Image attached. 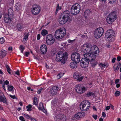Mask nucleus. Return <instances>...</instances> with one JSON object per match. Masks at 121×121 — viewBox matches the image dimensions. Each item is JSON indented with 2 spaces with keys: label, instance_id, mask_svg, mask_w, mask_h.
I'll return each instance as SVG.
<instances>
[{
  "label": "nucleus",
  "instance_id": "1",
  "mask_svg": "<svg viewBox=\"0 0 121 121\" xmlns=\"http://www.w3.org/2000/svg\"><path fill=\"white\" fill-rule=\"evenodd\" d=\"M81 51L87 54L94 59L98 56L99 53V49L96 45L92 46L86 43L81 46Z\"/></svg>",
  "mask_w": 121,
  "mask_h": 121
},
{
  "label": "nucleus",
  "instance_id": "2",
  "mask_svg": "<svg viewBox=\"0 0 121 121\" xmlns=\"http://www.w3.org/2000/svg\"><path fill=\"white\" fill-rule=\"evenodd\" d=\"M67 53H64L62 51H59L56 54V60L57 62L61 61V63L64 64L67 59Z\"/></svg>",
  "mask_w": 121,
  "mask_h": 121
},
{
  "label": "nucleus",
  "instance_id": "3",
  "mask_svg": "<svg viewBox=\"0 0 121 121\" xmlns=\"http://www.w3.org/2000/svg\"><path fill=\"white\" fill-rule=\"evenodd\" d=\"M84 58L81 59L80 61V65L83 68L87 67L89 65V61L94 59L91 57L89 56L88 55L85 53L83 54Z\"/></svg>",
  "mask_w": 121,
  "mask_h": 121
},
{
  "label": "nucleus",
  "instance_id": "4",
  "mask_svg": "<svg viewBox=\"0 0 121 121\" xmlns=\"http://www.w3.org/2000/svg\"><path fill=\"white\" fill-rule=\"evenodd\" d=\"M66 31L65 29L62 28L56 30L55 32L54 36L57 39H60L64 37L66 35Z\"/></svg>",
  "mask_w": 121,
  "mask_h": 121
},
{
  "label": "nucleus",
  "instance_id": "5",
  "mask_svg": "<svg viewBox=\"0 0 121 121\" xmlns=\"http://www.w3.org/2000/svg\"><path fill=\"white\" fill-rule=\"evenodd\" d=\"M116 12L113 11L111 12L109 14L106 18L107 22L109 24H111L117 18Z\"/></svg>",
  "mask_w": 121,
  "mask_h": 121
},
{
  "label": "nucleus",
  "instance_id": "6",
  "mask_svg": "<svg viewBox=\"0 0 121 121\" xmlns=\"http://www.w3.org/2000/svg\"><path fill=\"white\" fill-rule=\"evenodd\" d=\"M80 6L78 3L74 4L72 7L71 9V13L74 15L78 14L80 11Z\"/></svg>",
  "mask_w": 121,
  "mask_h": 121
},
{
  "label": "nucleus",
  "instance_id": "7",
  "mask_svg": "<svg viewBox=\"0 0 121 121\" xmlns=\"http://www.w3.org/2000/svg\"><path fill=\"white\" fill-rule=\"evenodd\" d=\"M75 89L76 91L79 94H82L87 90L86 88L84 86H82L80 84L76 85Z\"/></svg>",
  "mask_w": 121,
  "mask_h": 121
},
{
  "label": "nucleus",
  "instance_id": "8",
  "mask_svg": "<svg viewBox=\"0 0 121 121\" xmlns=\"http://www.w3.org/2000/svg\"><path fill=\"white\" fill-rule=\"evenodd\" d=\"M90 104L88 100L83 101L81 102L80 104V108L83 111L87 110L89 108Z\"/></svg>",
  "mask_w": 121,
  "mask_h": 121
},
{
  "label": "nucleus",
  "instance_id": "9",
  "mask_svg": "<svg viewBox=\"0 0 121 121\" xmlns=\"http://www.w3.org/2000/svg\"><path fill=\"white\" fill-rule=\"evenodd\" d=\"M104 33L103 29L102 27H99L95 30L94 33V36L96 38L98 39L102 36Z\"/></svg>",
  "mask_w": 121,
  "mask_h": 121
},
{
  "label": "nucleus",
  "instance_id": "10",
  "mask_svg": "<svg viewBox=\"0 0 121 121\" xmlns=\"http://www.w3.org/2000/svg\"><path fill=\"white\" fill-rule=\"evenodd\" d=\"M41 11V7L37 4L33 5L31 10V12L34 15L38 14Z\"/></svg>",
  "mask_w": 121,
  "mask_h": 121
},
{
  "label": "nucleus",
  "instance_id": "11",
  "mask_svg": "<svg viewBox=\"0 0 121 121\" xmlns=\"http://www.w3.org/2000/svg\"><path fill=\"white\" fill-rule=\"evenodd\" d=\"M59 87L57 86H54L52 88H49L48 89V91L51 95L54 96L56 95Z\"/></svg>",
  "mask_w": 121,
  "mask_h": 121
},
{
  "label": "nucleus",
  "instance_id": "12",
  "mask_svg": "<svg viewBox=\"0 0 121 121\" xmlns=\"http://www.w3.org/2000/svg\"><path fill=\"white\" fill-rule=\"evenodd\" d=\"M71 60L76 63H79V62L80 60V56L78 53L75 52L71 55Z\"/></svg>",
  "mask_w": 121,
  "mask_h": 121
},
{
  "label": "nucleus",
  "instance_id": "13",
  "mask_svg": "<svg viewBox=\"0 0 121 121\" xmlns=\"http://www.w3.org/2000/svg\"><path fill=\"white\" fill-rule=\"evenodd\" d=\"M6 11L4 10L3 12V14L4 16V21L6 23H10L12 20L10 17V16L6 13Z\"/></svg>",
  "mask_w": 121,
  "mask_h": 121
},
{
  "label": "nucleus",
  "instance_id": "14",
  "mask_svg": "<svg viewBox=\"0 0 121 121\" xmlns=\"http://www.w3.org/2000/svg\"><path fill=\"white\" fill-rule=\"evenodd\" d=\"M55 39L51 34L48 35L46 38L47 43L48 45L53 44L54 42Z\"/></svg>",
  "mask_w": 121,
  "mask_h": 121
},
{
  "label": "nucleus",
  "instance_id": "15",
  "mask_svg": "<svg viewBox=\"0 0 121 121\" xmlns=\"http://www.w3.org/2000/svg\"><path fill=\"white\" fill-rule=\"evenodd\" d=\"M85 115V113L84 112H78L74 115L73 118L75 120H78L84 117Z\"/></svg>",
  "mask_w": 121,
  "mask_h": 121
},
{
  "label": "nucleus",
  "instance_id": "16",
  "mask_svg": "<svg viewBox=\"0 0 121 121\" xmlns=\"http://www.w3.org/2000/svg\"><path fill=\"white\" fill-rule=\"evenodd\" d=\"M64 15L63 16V19H64L68 22H69L70 18L69 12L68 10H66L63 13Z\"/></svg>",
  "mask_w": 121,
  "mask_h": 121
},
{
  "label": "nucleus",
  "instance_id": "17",
  "mask_svg": "<svg viewBox=\"0 0 121 121\" xmlns=\"http://www.w3.org/2000/svg\"><path fill=\"white\" fill-rule=\"evenodd\" d=\"M115 35V32L113 30L110 29L108 30L106 32L105 36L107 38H110Z\"/></svg>",
  "mask_w": 121,
  "mask_h": 121
},
{
  "label": "nucleus",
  "instance_id": "18",
  "mask_svg": "<svg viewBox=\"0 0 121 121\" xmlns=\"http://www.w3.org/2000/svg\"><path fill=\"white\" fill-rule=\"evenodd\" d=\"M79 73L78 72L74 73L73 74V78L75 79H77V81L81 82L83 79L84 77L83 76H81Z\"/></svg>",
  "mask_w": 121,
  "mask_h": 121
},
{
  "label": "nucleus",
  "instance_id": "19",
  "mask_svg": "<svg viewBox=\"0 0 121 121\" xmlns=\"http://www.w3.org/2000/svg\"><path fill=\"white\" fill-rule=\"evenodd\" d=\"M39 50L40 52L42 54H45L47 51V48L45 45H43L41 46Z\"/></svg>",
  "mask_w": 121,
  "mask_h": 121
},
{
  "label": "nucleus",
  "instance_id": "20",
  "mask_svg": "<svg viewBox=\"0 0 121 121\" xmlns=\"http://www.w3.org/2000/svg\"><path fill=\"white\" fill-rule=\"evenodd\" d=\"M15 7L16 11L17 12L22 10L21 5L20 3H16Z\"/></svg>",
  "mask_w": 121,
  "mask_h": 121
},
{
  "label": "nucleus",
  "instance_id": "21",
  "mask_svg": "<svg viewBox=\"0 0 121 121\" xmlns=\"http://www.w3.org/2000/svg\"><path fill=\"white\" fill-rule=\"evenodd\" d=\"M16 27L19 31H22L24 28L23 25L19 23L17 24L16 26Z\"/></svg>",
  "mask_w": 121,
  "mask_h": 121
},
{
  "label": "nucleus",
  "instance_id": "22",
  "mask_svg": "<svg viewBox=\"0 0 121 121\" xmlns=\"http://www.w3.org/2000/svg\"><path fill=\"white\" fill-rule=\"evenodd\" d=\"M0 101L4 103H6L7 101L6 98L4 94L0 95Z\"/></svg>",
  "mask_w": 121,
  "mask_h": 121
},
{
  "label": "nucleus",
  "instance_id": "23",
  "mask_svg": "<svg viewBox=\"0 0 121 121\" xmlns=\"http://www.w3.org/2000/svg\"><path fill=\"white\" fill-rule=\"evenodd\" d=\"M7 53V52L4 50H2L0 51V56L1 58H3L5 57Z\"/></svg>",
  "mask_w": 121,
  "mask_h": 121
},
{
  "label": "nucleus",
  "instance_id": "24",
  "mask_svg": "<svg viewBox=\"0 0 121 121\" xmlns=\"http://www.w3.org/2000/svg\"><path fill=\"white\" fill-rule=\"evenodd\" d=\"M75 62H71L70 64V67L72 69H74L77 67V65Z\"/></svg>",
  "mask_w": 121,
  "mask_h": 121
},
{
  "label": "nucleus",
  "instance_id": "25",
  "mask_svg": "<svg viewBox=\"0 0 121 121\" xmlns=\"http://www.w3.org/2000/svg\"><path fill=\"white\" fill-rule=\"evenodd\" d=\"M95 59H93L92 60L90 61H91V66L92 67H94L96 65L97 63V61L95 60Z\"/></svg>",
  "mask_w": 121,
  "mask_h": 121
},
{
  "label": "nucleus",
  "instance_id": "26",
  "mask_svg": "<svg viewBox=\"0 0 121 121\" xmlns=\"http://www.w3.org/2000/svg\"><path fill=\"white\" fill-rule=\"evenodd\" d=\"M60 116V119L62 120L63 121H66V117L65 116L64 114H59Z\"/></svg>",
  "mask_w": 121,
  "mask_h": 121
},
{
  "label": "nucleus",
  "instance_id": "27",
  "mask_svg": "<svg viewBox=\"0 0 121 121\" xmlns=\"http://www.w3.org/2000/svg\"><path fill=\"white\" fill-rule=\"evenodd\" d=\"M91 13L90 10L89 9H87L85 11L84 13V16L85 18H86L87 16L89 14Z\"/></svg>",
  "mask_w": 121,
  "mask_h": 121
},
{
  "label": "nucleus",
  "instance_id": "28",
  "mask_svg": "<svg viewBox=\"0 0 121 121\" xmlns=\"http://www.w3.org/2000/svg\"><path fill=\"white\" fill-rule=\"evenodd\" d=\"M8 14L10 16H12L13 15V11L12 8H9L8 10Z\"/></svg>",
  "mask_w": 121,
  "mask_h": 121
},
{
  "label": "nucleus",
  "instance_id": "29",
  "mask_svg": "<svg viewBox=\"0 0 121 121\" xmlns=\"http://www.w3.org/2000/svg\"><path fill=\"white\" fill-rule=\"evenodd\" d=\"M38 99L35 97H34V98L33 101V104L35 105L36 106H37L38 105Z\"/></svg>",
  "mask_w": 121,
  "mask_h": 121
},
{
  "label": "nucleus",
  "instance_id": "30",
  "mask_svg": "<svg viewBox=\"0 0 121 121\" xmlns=\"http://www.w3.org/2000/svg\"><path fill=\"white\" fill-rule=\"evenodd\" d=\"M94 93L91 91L88 92L86 95V96L88 97H93L94 95Z\"/></svg>",
  "mask_w": 121,
  "mask_h": 121
},
{
  "label": "nucleus",
  "instance_id": "31",
  "mask_svg": "<svg viewBox=\"0 0 121 121\" xmlns=\"http://www.w3.org/2000/svg\"><path fill=\"white\" fill-rule=\"evenodd\" d=\"M67 22L66 21L65 19H63V17L61 19H60L59 21V23L60 24H64Z\"/></svg>",
  "mask_w": 121,
  "mask_h": 121
},
{
  "label": "nucleus",
  "instance_id": "32",
  "mask_svg": "<svg viewBox=\"0 0 121 121\" xmlns=\"http://www.w3.org/2000/svg\"><path fill=\"white\" fill-rule=\"evenodd\" d=\"M41 34L42 35L44 36L48 34V31L45 30H43L42 31Z\"/></svg>",
  "mask_w": 121,
  "mask_h": 121
},
{
  "label": "nucleus",
  "instance_id": "33",
  "mask_svg": "<svg viewBox=\"0 0 121 121\" xmlns=\"http://www.w3.org/2000/svg\"><path fill=\"white\" fill-rule=\"evenodd\" d=\"M61 6L59 7V4H58L56 7V10L55 12V14H56L57 13L59 10H61Z\"/></svg>",
  "mask_w": 121,
  "mask_h": 121
},
{
  "label": "nucleus",
  "instance_id": "34",
  "mask_svg": "<svg viewBox=\"0 0 121 121\" xmlns=\"http://www.w3.org/2000/svg\"><path fill=\"white\" fill-rule=\"evenodd\" d=\"M19 49L22 53H23V51L25 49V48L22 45L20 46Z\"/></svg>",
  "mask_w": 121,
  "mask_h": 121
},
{
  "label": "nucleus",
  "instance_id": "35",
  "mask_svg": "<svg viewBox=\"0 0 121 121\" xmlns=\"http://www.w3.org/2000/svg\"><path fill=\"white\" fill-rule=\"evenodd\" d=\"M54 118L55 120L56 121L58 120H60V117L59 114L57 115V114H55Z\"/></svg>",
  "mask_w": 121,
  "mask_h": 121
},
{
  "label": "nucleus",
  "instance_id": "36",
  "mask_svg": "<svg viewBox=\"0 0 121 121\" xmlns=\"http://www.w3.org/2000/svg\"><path fill=\"white\" fill-rule=\"evenodd\" d=\"M32 106L30 105H29L28 106L26 107V108L27 109V110L28 111H31V108Z\"/></svg>",
  "mask_w": 121,
  "mask_h": 121
},
{
  "label": "nucleus",
  "instance_id": "37",
  "mask_svg": "<svg viewBox=\"0 0 121 121\" xmlns=\"http://www.w3.org/2000/svg\"><path fill=\"white\" fill-rule=\"evenodd\" d=\"M99 66L101 68L103 69L105 67V65L104 64H103L102 63H101L99 64Z\"/></svg>",
  "mask_w": 121,
  "mask_h": 121
},
{
  "label": "nucleus",
  "instance_id": "38",
  "mask_svg": "<svg viewBox=\"0 0 121 121\" xmlns=\"http://www.w3.org/2000/svg\"><path fill=\"white\" fill-rule=\"evenodd\" d=\"M28 35V34L27 33L26 34L25 36L23 39V40L24 41H26L27 40Z\"/></svg>",
  "mask_w": 121,
  "mask_h": 121
},
{
  "label": "nucleus",
  "instance_id": "39",
  "mask_svg": "<svg viewBox=\"0 0 121 121\" xmlns=\"http://www.w3.org/2000/svg\"><path fill=\"white\" fill-rule=\"evenodd\" d=\"M119 68V67L118 65H117L116 67L115 66H113L114 70L115 72H117V71Z\"/></svg>",
  "mask_w": 121,
  "mask_h": 121
},
{
  "label": "nucleus",
  "instance_id": "40",
  "mask_svg": "<svg viewBox=\"0 0 121 121\" xmlns=\"http://www.w3.org/2000/svg\"><path fill=\"white\" fill-rule=\"evenodd\" d=\"M8 89L9 91H12L13 88V86H9L8 85Z\"/></svg>",
  "mask_w": 121,
  "mask_h": 121
},
{
  "label": "nucleus",
  "instance_id": "41",
  "mask_svg": "<svg viewBox=\"0 0 121 121\" xmlns=\"http://www.w3.org/2000/svg\"><path fill=\"white\" fill-rule=\"evenodd\" d=\"M43 104L42 103H41L39 104V109L40 110L42 109V108H44Z\"/></svg>",
  "mask_w": 121,
  "mask_h": 121
},
{
  "label": "nucleus",
  "instance_id": "42",
  "mask_svg": "<svg viewBox=\"0 0 121 121\" xmlns=\"http://www.w3.org/2000/svg\"><path fill=\"white\" fill-rule=\"evenodd\" d=\"M23 115L27 119H29L30 118V116L26 114H24Z\"/></svg>",
  "mask_w": 121,
  "mask_h": 121
},
{
  "label": "nucleus",
  "instance_id": "43",
  "mask_svg": "<svg viewBox=\"0 0 121 121\" xmlns=\"http://www.w3.org/2000/svg\"><path fill=\"white\" fill-rule=\"evenodd\" d=\"M4 42V38H0V43L2 44Z\"/></svg>",
  "mask_w": 121,
  "mask_h": 121
},
{
  "label": "nucleus",
  "instance_id": "44",
  "mask_svg": "<svg viewBox=\"0 0 121 121\" xmlns=\"http://www.w3.org/2000/svg\"><path fill=\"white\" fill-rule=\"evenodd\" d=\"M120 92L118 91H116L115 93V95L117 97L118 96H119L120 95Z\"/></svg>",
  "mask_w": 121,
  "mask_h": 121
},
{
  "label": "nucleus",
  "instance_id": "45",
  "mask_svg": "<svg viewBox=\"0 0 121 121\" xmlns=\"http://www.w3.org/2000/svg\"><path fill=\"white\" fill-rule=\"evenodd\" d=\"M108 1L110 3L113 4L116 2V0H108Z\"/></svg>",
  "mask_w": 121,
  "mask_h": 121
},
{
  "label": "nucleus",
  "instance_id": "46",
  "mask_svg": "<svg viewBox=\"0 0 121 121\" xmlns=\"http://www.w3.org/2000/svg\"><path fill=\"white\" fill-rule=\"evenodd\" d=\"M43 90V88L42 87H40L39 90L37 91V93L38 94L40 93L42 91V90Z\"/></svg>",
  "mask_w": 121,
  "mask_h": 121
},
{
  "label": "nucleus",
  "instance_id": "47",
  "mask_svg": "<svg viewBox=\"0 0 121 121\" xmlns=\"http://www.w3.org/2000/svg\"><path fill=\"white\" fill-rule=\"evenodd\" d=\"M75 40V39H74L73 40H71L70 39H69L68 40V42L70 43H72Z\"/></svg>",
  "mask_w": 121,
  "mask_h": 121
},
{
  "label": "nucleus",
  "instance_id": "48",
  "mask_svg": "<svg viewBox=\"0 0 121 121\" xmlns=\"http://www.w3.org/2000/svg\"><path fill=\"white\" fill-rule=\"evenodd\" d=\"M61 74L59 73L57 75V77L58 79H59L62 77V75Z\"/></svg>",
  "mask_w": 121,
  "mask_h": 121
},
{
  "label": "nucleus",
  "instance_id": "49",
  "mask_svg": "<svg viewBox=\"0 0 121 121\" xmlns=\"http://www.w3.org/2000/svg\"><path fill=\"white\" fill-rule=\"evenodd\" d=\"M7 70L9 74H11V73L10 72V71H11V70L10 68L7 69Z\"/></svg>",
  "mask_w": 121,
  "mask_h": 121
},
{
  "label": "nucleus",
  "instance_id": "50",
  "mask_svg": "<svg viewBox=\"0 0 121 121\" xmlns=\"http://www.w3.org/2000/svg\"><path fill=\"white\" fill-rule=\"evenodd\" d=\"M92 117L95 120H96L97 118V115H93L92 116Z\"/></svg>",
  "mask_w": 121,
  "mask_h": 121
},
{
  "label": "nucleus",
  "instance_id": "51",
  "mask_svg": "<svg viewBox=\"0 0 121 121\" xmlns=\"http://www.w3.org/2000/svg\"><path fill=\"white\" fill-rule=\"evenodd\" d=\"M41 110H42L43 112L45 113H46L47 112V111L44 108H42V109H41Z\"/></svg>",
  "mask_w": 121,
  "mask_h": 121
},
{
  "label": "nucleus",
  "instance_id": "52",
  "mask_svg": "<svg viewBox=\"0 0 121 121\" xmlns=\"http://www.w3.org/2000/svg\"><path fill=\"white\" fill-rule=\"evenodd\" d=\"M116 58H113L112 61V63H114L115 61Z\"/></svg>",
  "mask_w": 121,
  "mask_h": 121
},
{
  "label": "nucleus",
  "instance_id": "53",
  "mask_svg": "<svg viewBox=\"0 0 121 121\" xmlns=\"http://www.w3.org/2000/svg\"><path fill=\"white\" fill-rule=\"evenodd\" d=\"M102 115L103 117H106V115L105 113L104 112H103L102 113Z\"/></svg>",
  "mask_w": 121,
  "mask_h": 121
},
{
  "label": "nucleus",
  "instance_id": "54",
  "mask_svg": "<svg viewBox=\"0 0 121 121\" xmlns=\"http://www.w3.org/2000/svg\"><path fill=\"white\" fill-rule=\"evenodd\" d=\"M4 83L6 85H8L9 83V82L8 80H6L5 82L4 81Z\"/></svg>",
  "mask_w": 121,
  "mask_h": 121
},
{
  "label": "nucleus",
  "instance_id": "55",
  "mask_svg": "<svg viewBox=\"0 0 121 121\" xmlns=\"http://www.w3.org/2000/svg\"><path fill=\"white\" fill-rule=\"evenodd\" d=\"M13 99H15L16 98V97L15 95H9Z\"/></svg>",
  "mask_w": 121,
  "mask_h": 121
},
{
  "label": "nucleus",
  "instance_id": "56",
  "mask_svg": "<svg viewBox=\"0 0 121 121\" xmlns=\"http://www.w3.org/2000/svg\"><path fill=\"white\" fill-rule=\"evenodd\" d=\"M110 108V106H107L105 108V109L106 110H109Z\"/></svg>",
  "mask_w": 121,
  "mask_h": 121
},
{
  "label": "nucleus",
  "instance_id": "57",
  "mask_svg": "<svg viewBox=\"0 0 121 121\" xmlns=\"http://www.w3.org/2000/svg\"><path fill=\"white\" fill-rule=\"evenodd\" d=\"M29 52H26L25 53V56H26L27 57L28 56V55L29 54Z\"/></svg>",
  "mask_w": 121,
  "mask_h": 121
},
{
  "label": "nucleus",
  "instance_id": "58",
  "mask_svg": "<svg viewBox=\"0 0 121 121\" xmlns=\"http://www.w3.org/2000/svg\"><path fill=\"white\" fill-rule=\"evenodd\" d=\"M121 60V57L120 56H118L117 58V60L119 61Z\"/></svg>",
  "mask_w": 121,
  "mask_h": 121
},
{
  "label": "nucleus",
  "instance_id": "59",
  "mask_svg": "<svg viewBox=\"0 0 121 121\" xmlns=\"http://www.w3.org/2000/svg\"><path fill=\"white\" fill-rule=\"evenodd\" d=\"M15 73L18 75H19V72L18 70H17L15 72Z\"/></svg>",
  "mask_w": 121,
  "mask_h": 121
},
{
  "label": "nucleus",
  "instance_id": "60",
  "mask_svg": "<svg viewBox=\"0 0 121 121\" xmlns=\"http://www.w3.org/2000/svg\"><path fill=\"white\" fill-rule=\"evenodd\" d=\"M34 59H36L38 60H39V59L38 57H36L35 56H34Z\"/></svg>",
  "mask_w": 121,
  "mask_h": 121
},
{
  "label": "nucleus",
  "instance_id": "61",
  "mask_svg": "<svg viewBox=\"0 0 121 121\" xmlns=\"http://www.w3.org/2000/svg\"><path fill=\"white\" fill-rule=\"evenodd\" d=\"M120 80L119 79H117L115 80V83L116 84H117L119 82Z\"/></svg>",
  "mask_w": 121,
  "mask_h": 121
},
{
  "label": "nucleus",
  "instance_id": "62",
  "mask_svg": "<svg viewBox=\"0 0 121 121\" xmlns=\"http://www.w3.org/2000/svg\"><path fill=\"white\" fill-rule=\"evenodd\" d=\"M40 34H38L37 36V39L38 40H39L40 38Z\"/></svg>",
  "mask_w": 121,
  "mask_h": 121
},
{
  "label": "nucleus",
  "instance_id": "63",
  "mask_svg": "<svg viewBox=\"0 0 121 121\" xmlns=\"http://www.w3.org/2000/svg\"><path fill=\"white\" fill-rule=\"evenodd\" d=\"M81 37L82 38H86V37H87L86 35H82L81 36Z\"/></svg>",
  "mask_w": 121,
  "mask_h": 121
},
{
  "label": "nucleus",
  "instance_id": "64",
  "mask_svg": "<svg viewBox=\"0 0 121 121\" xmlns=\"http://www.w3.org/2000/svg\"><path fill=\"white\" fill-rule=\"evenodd\" d=\"M19 119L21 120H22L24 119V117L23 116H21L19 117Z\"/></svg>",
  "mask_w": 121,
  "mask_h": 121
}]
</instances>
